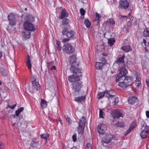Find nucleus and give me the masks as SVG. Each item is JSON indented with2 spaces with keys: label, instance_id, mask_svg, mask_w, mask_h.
Masks as SVG:
<instances>
[{
  "label": "nucleus",
  "instance_id": "nucleus-52",
  "mask_svg": "<svg viewBox=\"0 0 149 149\" xmlns=\"http://www.w3.org/2000/svg\"><path fill=\"white\" fill-rule=\"evenodd\" d=\"M132 130L131 129H130V128H129L126 131V132L125 134V136L127 135L128 134H130V133L131 131Z\"/></svg>",
  "mask_w": 149,
  "mask_h": 149
},
{
  "label": "nucleus",
  "instance_id": "nucleus-64",
  "mask_svg": "<svg viewBox=\"0 0 149 149\" xmlns=\"http://www.w3.org/2000/svg\"><path fill=\"white\" fill-rule=\"evenodd\" d=\"M13 118H15V116H16V115H13Z\"/></svg>",
  "mask_w": 149,
  "mask_h": 149
},
{
  "label": "nucleus",
  "instance_id": "nucleus-37",
  "mask_svg": "<svg viewBox=\"0 0 149 149\" xmlns=\"http://www.w3.org/2000/svg\"><path fill=\"white\" fill-rule=\"evenodd\" d=\"M41 105L42 108H46L47 105V102L44 99H41Z\"/></svg>",
  "mask_w": 149,
  "mask_h": 149
},
{
  "label": "nucleus",
  "instance_id": "nucleus-40",
  "mask_svg": "<svg viewBox=\"0 0 149 149\" xmlns=\"http://www.w3.org/2000/svg\"><path fill=\"white\" fill-rule=\"evenodd\" d=\"M107 23H109L114 25L115 24V22L113 18H110L108 19L106 21Z\"/></svg>",
  "mask_w": 149,
  "mask_h": 149
},
{
  "label": "nucleus",
  "instance_id": "nucleus-55",
  "mask_svg": "<svg viewBox=\"0 0 149 149\" xmlns=\"http://www.w3.org/2000/svg\"><path fill=\"white\" fill-rule=\"evenodd\" d=\"M36 76H32L31 77V80L32 81H36Z\"/></svg>",
  "mask_w": 149,
  "mask_h": 149
},
{
  "label": "nucleus",
  "instance_id": "nucleus-62",
  "mask_svg": "<svg viewBox=\"0 0 149 149\" xmlns=\"http://www.w3.org/2000/svg\"><path fill=\"white\" fill-rule=\"evenodd\" d=\"M71 149H78V148L76 146H74L71 148Z\"/></svg>",
  "mask_w": 149,
  "mask_h": 149
},
{
  "label": "nucleus",
  "instance_id": "nucleus-32",
  "mask_svg": "<svg viewBox=\"0 0 149 149\" xmlns=\"http://www.w3.org/2000/svg\"><path fill=\"white\" fill-rule=\"evenodd\" d=\"M115 41L116 40L114 38H111L109 39L108 41V44L111 47L114 45Z\"/></svg>",
  "mask_w": 149,
  "mask_h": 149
},
{
  "label": "nucleus",
  "instance_id": "nucleus-11",
  "mask_svg": "<svg viewBox=\"0 0 149 149\" xmlns=\"http://www.w3.org/2000/svg\"><path fill=\"white\" fill-rule=\"evenodd\" d=\"M105 91L106 97L108 98L109 100L110 99L115 97L116 94V92L114 90H106Z\"/></svg>",
  "mask_w": 149,
  "mask_h": 149
},
{
  "label": "nucleus",
  "instance_id": "nucleus-48",
  "mask_svg": "<svg viewBox=\"0 0 149 149\" xmlns=\"http://www.w3.org/2000/svg\"><path fill=\"white\" fill-rule=\"evenodd\" d=\"M65 118L66 119V120L68 122V123L70 124H72V120L67 115L65 116Z\"/></svg>",
  "mask_w": 149,
  "mask_h": 149
},
{
  "label": "nucleus",
  "instance_id": "nucleus-60",
  "mask_svg": "<svg viewBox=\"0 0 149 149\" xmlns=\"http://www.w3.org/2000/svg\"><path fill=\"white\" fill-rule=\"evenodd\" d=\"M3 144L0 142V149H2Z\"/></svg>",
  "mask_w": 149,
  "mask_h": 149
},
{
  "label": "nucleus",
  "instance_id": "nucleus-5",
  "mask_svg": "<svg viewBox=\"0 0 149 149\" xmlns=\"http://www.w3.org/2000/svg\"><path fill=\"white\" fill-rule=\"evenodd\" d=\"M63 51L67 54H72L74 51V49L69 43H65L63 47Z\"/></svg>",
  "mask_w": 149,
  "mask_h": 149
},
{
  "label": "nucleus",
  "instance_id": "nucleus-19",
  "mask_svg": "<svg viewBox=\"0 0 149 149\" xmlns=\"http://www.w3.org/2000/svg\"><path fill=\"white\" fill-rule=\"evenodd\" d=\"M119 71V75H120L121 77H125L127 72V70L123 68H121L120 69Z\"/></svg>",
  "mask_w": 149,
  "mask_h": 149
},
{
  "label": "nucleus",
  "instance_id": "nucleus-49",
  "mask_svg": "<svg viewBox=\"0 0 149 149\" xmlns=\"http://www.w3.org/2000/svg\"><path fill=\"white\" fill-rule=\"evenodd\" d=\"M92 145L90 143H87L86 144V147L85 149H92Z\"/></svg>",
  "mask_w": 149,
  "mask_h": 149
},
{
  "label": "nucleus",
  "instance_id": "nucleus-13",
  "mask_svg": "<svg viewBox=\"0 0 149 149\" xmlns=\"http://www.w3.org/2000/svg\"><path fill=\"white\" fill-rule=\"evenodd\" d=\"M61 15L59 16V18L63 19L69 16V13L67 12L65 8H63L60 13Z\"/></svg>",
  "mask_w": 149,
  "mask_h": 149
},
{
  "label": "nucleus",
  "instance_id": "nucleus-3",
  "mask_svg": "<svg viewBox=\"0 0 149 149\" xmlns=\"http://www.w3.org/2000/svg\"><path fill=\"white\" fill-rule=\"evenodd\" d=\"M140 136L142 139H144L149 136V126H147L145 122L142 123Z\"/></svg>",
  "mask_w": 149,
  "mask_h": 149
},
{
  "label": "nucleus",
  "instance_id": "nucleus-46",
  "mask_svg": "<svg viewBox=\"0 0 149 149\" xmlns=\"http://www.w3.org/2000/svg\"><path fill=\"white\" fill-rule=\"evenodd\" d=\"M96 17L95 19L97 21V22L98 24H99V22L100 21V18L101 17V15L100 14H98L97 13H96Z\"/></svg>",
  "mask_w": 149,
  "mask_h": 149
},
{
  "label": "nucleus",
  "instance_id": "nucleus-41",
  "mask_svg": "<svg viewBox=\"0 0 149 149\" xmlns=\"http://www.w3.org/2000/svg\"><path fill=\"white\" fill-rule=\"evenodd\" d=\"M28 19L26 21H28L29 22H33L34 21L35 19L34 17L31 15H29L28 16Z\"/></svg>",
  "mask_w": 149,
  "mask_h": 149
},
{
  "label": "nucleus",
  "instance_id": "nucleus-24",
  "mask_svg": "<svg viewBox=\"0 0 149 149\" xmlns=\"http://www.w3.org/2000/svg\"><path fill=\"white\" fill-rule=\"evenodd\" d=\"M118 85L123 88H125L128 86L126 83L125 82L124 79L122 80L121 81L118 83Z\"/></svg>",
  "mask_w": 149,
  "mask_h": 149
},
{
  "label": "nucleus",
  "instance_id": "nucleus-53",
  "mask_svg": "<svg viewBox=\"0 0 149 149\" xmlns=\"http://www.w3.org/2000/svg\"><path fill=\"white\" fill-rule=\"evenodd\" d=\"M70 40V39L68 38H65L62 40V42L63 43L69 41Z\"/></svg>",
  "mask_w": 149,
  "mask_h": 149
},
{
  "label": "nucleus",
  "instance_id": "nucleus-44",
  "mask_svg": "<svg viewBox=\"0 0 149 149\" xmlns=\"http://www.w3.org/2000/svg\"><path fill=\"white\" fill-rule=\"evenodd\" d=\"M125 56H121L117 60L116 63H123L124 62V58Z\"/></svg>",
  "mask_w": 149,
  "mask_h": 149
},
{
  "label": "nucleus",
  "instance_id": "nucleus-16",
  "mask_svg": "<svg viewBox=\"0 0 149 149\" xmlns=\"http://www.w3.org/2000/svg\"><path fill=\"white\" fill-rule=\"evenodd\" d=\"M125 82L129 86L131 85L133 82V78L131 77H124V79Z\"/></svg>",
  "mask_w": 149,
  "mask_h": 149
},
{
  "label": "nucleus",
  "instance_id": "nucleus-47",
  "mask_svg": "<svg viewBox=\"0 0 149 149\" xmlns=\"http://www.w3.org/2000/svg\"><path fill=\"white\" fill-rule=\"evenodd\" d=\"M99 117L100 118H103V115H104V113L102 109L100 108H99Z\"/></svg>",
  "mask_w": 149,
  "mask_h": 149
},
{
  "label": "nucleus",
  "instance_id": "nucleus-30",
  "mask_svg": "<svg viewBox=\"0 0 149 149\" xmlns=\"http://www.w3.org/2000/svg\"><path fill=\"white\" fill-rule=\"evenodd\" d=\"M86 120L85 117L83 116L81 118H80L79 121V124L85 126Z\"/></svg>",
  "mask_w": 149,
  "mask_h": 149
},
{
  "label": "nucleus",
  "instance_id": "nucleus-20",
  "mask_svg": "<svg viewBox=\"0 0 149 149\" xmlns=\"http://www.w3.org/2000/svg\"><path fill=\"white\" fill-rule=\"evenodd\" d=\"M31 83L33 87L37 91L40 89V85L38 82L35 81H31Z\"/></svg>",
  "mask_w": 149,
  "mask_h": 149
},
{
  "label": "nucleus",
  "instance_id": "nucleus-28",
  "mask_svg": "<svg viewBox=\"0 0 149 149\" xmlns=\"http://www.w3.org/2000/svg\"><path fill=\"white\" fill-rule=\"evenodd\" d=\"M86 99L85 96H81L77 97H75L74 100L77 102H81L83 101Z\"/></svg>",
  "mask_w": 149,
  "mask_h": 149
},
{
  "label": "nucleus",
  "instance_id": "nucleus-10",
  "mask_svg": "<svg viewBox=\"0 0 149 149\" xmlns=\"http://www.w3.org/2000/svg\"><path fill=\"white\" fill-rule=\"evenodd\" d=\"M82 83L81 81L74 83L72 85V89L75 92H79L82 87Z\"/></svg>",
  "mask_w": 149,
  "mask_h": 149
},
{
  "label": "nucleus",
  "instance_id": "nucleus-36",
  "mask_svg": "<svg viewBox=\"0 0 149 149\" xmlns=\"http://www.w3.org/2000/svg\"><path fill=\"white\" fill-rule=\"evenodd\" d=\"M84 24L87 28H89L91 25V22L90 20L87 19H85L84 21Z\"/></svg>",
  "mask_w": 149,
  "mask_h": 149
},
{
  "label": "nucleus",
  "instance_id": "nucleus-63",
  "mask_svg": "<svg viewBox=\"0 0 149 149\" xmlns=\"http://www.w3.org/2000/svg\"><path fill=\"white\" fill-rule=\"evenodd\" d=\"M59 121H60V122L61 124H62V120L60 118H59Z\"/></svg>",
  "mask_w": 149,
  "mask_h": 149
},
{
  "label": "nucleus",
  "instance_id": "nucleus-39",
  "mask_svg": "<svg viewBox=\"0 0 149 149\" xmlns=\"http://www.w3.org/2000/svg\"><path fill=\"white\" fill-rule=\"evenodd\" d=\"M106 91L99 93L97 95V98L99 99H101L104 96H106Z\"/></svg>",
  "mask_w": 149,
  "mask_h": 149
},
{
  "label": "nucleus",
  "instance_id": "nucleus-59",
  "mask_svg": "<svg viewBox=\"0 0 149 149\" xmlns=\"http://www.w3.org/2000/svg\"><path fill=\"white\" fill-rule=\"evenodd\" d=\"M143 43L144 44V45H146V40H145V39H143Z\"/></svg>",
  "mask_w": 149,
  "mask_h": 149
},
{
  "label": "nucleus",
  "instance_id": "nucleus-42",
  "mask_svg": "<svg viewBox=\"0 0 149 149\" xmlns=\"http://www.w3.org/2000/svg\"><path fill=\"white\" fill-rule=\"evenodd\" d=\"M124 77H121L120 75H119V73H118V75L116 77V81L117 82L119 81H120L124 79Z\"/></svg>",
  "mask_w": 149,
  "mask_h": 149
},
{
  "label": "nucleus",
  "instance_id": "nucleus-25",
  "mask_svg": "<svg viewBox=\"0 0 149 149\" xmlns=\"http://www.w3.org/2000/svg\"><path fill=\"white\" fill-rule=\"evenodd\" d=\"M69 22L70 20L69 19L65 18L62 22V25L64 26H66V27H67V28H68V26H70V25H69Z\"/></svg>",
  "mask_w": 149,
  "mask_h": 149
},
{
  "label": "nucleus",
  "instance_id": "nucleus-2",
  "mask_svg": "<svg viewBox=\"0 0 149 149\" xmlns=\"http://www.w3.org/2000/svg\"><path fill=\"white\" fill-rule=\"evenodd\" d=\"M73 74L68 77V81L70 82H76L80 80V77L82 76L81 70L78 68L75 69L74 71Z\"/></svg>",
  "mask_w": 149,
  "mask_h": 149
},
{
  "label": "nucleus",
  "instance_id": "nucleus-23",
  "mask_svg": "<svg viewBox=\"0 0 149 149\" xmlns=\"http://www.w3.org/2000/svg\"><path fill=\"white\" fill-rule=\"evenodd\" d=\"M121 49L126 52L132 51V49L130 45L124 46L121 47Z\"/></svg>",
  "mask_w": 149,
  "mask_h": 149
},
{
  "label": "nucleus",
  "instance_id": "nucleus-1",
  "mask_svg": "<svg viewBox=\"0 0 149 149\" xmlns=\"http://www.w3.org/2000/svg\"><path fill=\"white\" fill-rule=\"evenodd\" d=\"M24 29L26 31L23 32L24 33V37L25 39L29 38L31 36V33L30 31H34L35 30V27L33 24L31 22L26 21L24 22L23 25Z\"/></svg>",
  "mask_w": 149,
  "mask_h": 149
},
{
  "label": "nucleus",
  "instance_id": "nucleus-14",
  "mask_svg": "<svg viewBox=\"0 0 149 149\" xmlns=\"http://www.w3.org/2000/svg\"><path fill=\"white\" fill-rule=\"evenodd\" d=\"M121 111L120 109H116L114 111L113 116L114 119H118L120 117H123V114Z\"/></svg>",
  "mask_w": 149,
  "mask_h": 149
},
{
  "label": "nucleus",
  "instance_id": "nucleus-54",
  "mask_svg": "<svg viewBox=\"0 0 149 149\" xmlns=\"http://www.w3.org/2000/svg\"><path fill=\"white\" fill-rule=\"evenodd\" d=\"M16 105H17V104H15L14 105H13L12 106L8 105V107L9 108H10L11 109H13L15 108V107L16 106Z\"/></svg>",
  "mask_w": 149,
  "mask_h": 149
},
{
  "label": "nucleus",
  "instance_id": "nucleus-56",
  "mask_svg": "<svg viewBox=\"0 0 149 149\" xmlns=\"http://www.w3.org/2000/svg\"><path fill=\"white\" fill-rule=\"evenodd\" d=\"M146 115L147 117L149 118V111H147L146 112Z\"/></svg>",
  "mask_w": 149,
  "mask_h": 149
},
{
  "label": "nucleus",
  "instance_id": "nucleus-31",
  "mask_svg": "<svg viewBox=\"0 0 149 149\" xmlns=\"http://www.w3.org/2000/svg\"><path fill=\"white\" fill-rule=\"evenodd\" d=\"M24 107H21L18 109L16 111L15 113L16 116L17 117H18L20 113L24 110Z\"/></svg>",
  "mask_w": 149,
  "mask_h": 149
},
{
  "label": "nucleus",
  "instance_id": "nucleus-22",
  "mask_svg": "<svg viewBox=\"0 0 149 149\" xmlns=\"http://www.w3.org/2000/svg\"><path fill=\"white\" fill-rule=\"evenodd\" d=\"M39 141H37L36 139H33L31 142V146L32 147L37 148L38 147L39 144Z\"/></svg>",
  "mask_w": 149,
  "mask_h": 149
},
{
  "label": "nucleus",
  "instance_id": "nucleus-58",
  "mask_svg": "<svg viewBox=\"0 0 149 149\" xmlns=\"http://www.w3.org/2000/svg\"><path fill=\"white\" fill-rule=\"evenodd\" d=\"M56 69V67L54 65L52 66V68H51V70H55Z\"/></svg>",
  "mask_w": 149,
  "mask_h": 149
},
{
  "label": "nucleus",
  "instance_id": "nucleus-50",
  "mask_svg": "<svg viewBox=\"0 0 149 149\" xmlns=\"http://www.w3.org/2000/svg\"><path fill=\"white\" fill-rule=\"evenodd\" d=\"M72 139L73 141L74 142L77 141V134H75L72 135Z\"/></svg>",
  "mask_w": 149,
  "mask_h": 149
},
{
  "label": "nucleus",
  "instance_id": "nucleus-34",
  "mask_svg": "<svg viewBox=\"0 0 149 149\" xmlns=\"http://www.w3.org/2000/svg\"><path fill=\"white\" fill-rule=\"evenodd\" d=\"M115 125L117 127H123L125 126L124 123L122 122H118L115 124Z\"/></svg>",
  "mask_w": 149,
  "mask_h": 149
},
{
  "label": "nucleus",
  "instance_id": "nucleus-17",
  "mask_svg": "<svg viewBox=\"0 0 149 149\" xmlns=\"http://www.w3.org/2000/svg\"><path fill=\"white\" fill-rule=\"evenodd\" d=\"M32 58V56H27L25 59L26 65L29 69H31V61Z\"/></svg>",
  "mask_w": 149,
  "mask_h": 149
},
{
  "label": "nucleus",
  "instance_id": "nucleus-9",
  "mask_svg": "<svg viewBox=\"0 0 149 149\" xmlns=\"http://www.w3.org/2000/svg\"><path fill=\"white\" fill-rule=\"evenodd\" d=\"M107 126L105 124H100L98 126L97 131L99 133L102 134L106 130Z\"/></svg>",
  "mask_w": 149,
  "mask_h": 149
},
{
  "label": "nucleus",
  "instance_id": "nucleus-26",
  "mask_svg": "<svg viewBox=\"0 0 149 149\" xmlns=\"http://www.w3.org/2000/svg\"><path fill=\"white\" fill-rule=\"evenodd\" d=\"M56 49L58 51H60L62 49V46L61 42L59 40H56Z\"/></svg>",
  "mask_w": 149,
  "mask_h": 149
},
{
  "label": "nucleus",
  "instance_id": "nucleus-4",
  "mask_svg": "<svg viewBox=\"0 0 149 149\" xmlns=\"http://www.w3.org/2000/svg\"><path fill=\"white\" fill-rule=\"evenodd\" d=\"M77 60L76 56H70L69 58L70 62L71 64L70 69L71 71H74L78 66L79 63L76 61Z\"/></svg>",
  "mask_w": 149,
  "mask_h": 149
},
{
  "label": "nucleus",
  "instance_id": "nucleus-33",
  "mask_svg": "<svg viewBox=\"0 0 149 149\" xmlns=\"http://www.w3.org/2000/svg\"><path fill=\"white\" fill-rule=\"evenodd\" d=\"M0 72L1 74L4 76L7 77L8 74L6 72V70L3 68H0Z\"/></svg>",
  "mask_w": 149,
  "mask_h": 149
},
{
  "label": "nucleus",
  "instance_id": "nucleus-18",
  "mask_svg": "<svg viewBox=\"0 0 149 149\" xmlns=\"http://www.w3.org/2000/svg\"><path fill=\"white\" fill-rule=\"evenodd\" d=\"M138 99L137 97L134 96L129 97L128 99V102L130 104H133L137 103Z\"/></svg>",
  "mask_w": 149,
  "mask_h": 149
},
{
  "label": "nucleus",
  "instance_id": "nucleus-21",
  "mask_svg": "<svg viewBox=\"0 0 149 149\" xmlns=\"http://www.w3.org/2000/svg\"><path fill=\"white\" fill-rule=\"evenodd\" d=\"M85 126L79 124V126L77 128V130L79 134L82 135L83 133Z\"/></svg>",
  "mask_w": 149,
  "mask_h": 149
},
{
  "label": "nucleus",
  "instance_id": "nucleus-15",
  "mask_svg": "<svg viewBox=\"0 0 149 149\" xmlns=\"http://www.w3.org/2000/svg\"><path fill=\"white\" fill-rule=\"evenodd\" d=\"M136 76L135 85L137 86H139L141 84V78L140 74L136 72L135 73Z\"/></svg>",
  "mask_w": 149,
  "mask_h": 149
},
{
  "label": "nucleus",
  "instance_id": "nucleus-43",
  "mask_svg": "<svg viewBox=\"0 0 149 149\" xmlns=\"http://www.w3.org/2000/svg\"><path fill=\"white\" fill-rule=\"evenodd\" d=\"M49 135L48 134H44L40 135V136L41 138L45 139L46 140L49 138Z\"/></svg>",
  "mask_w": 149,
  "mask_h": 149
},
{
  "label": "nucleus",
  "instance_id": "nucleus-51",
  "mask_svg": "<svg viewBox=\"0 0 149 149\" xmlns=\"http://www.w3.org/2000/svg\"><path fill=\"white\" fill-rule=\"evenodd\" d=\"M80 12L81 13V14L82 15H84L85 13V10H84L83 8H82L80 9Z\"/></svg>",
  "mask_w": 149,
  "mask_h": 149
},
{
  "label": "nucleus",
  "instance_id": "nucleus-38",
  "mask_svg": "<svg viewBox=\"0 0 149 149\" xmlns=\"http://www.w3.org/2000/svg\"><path fill=\"white\" fill-rule=\"evenodd\" d=\"M100 62L104 65L107 63V61L105 58L103 56H100L99 58Z\"/></svg>",
  "mask_w": 149,
  "mask_h": 149
},
{
  "label": "nucleus",
  "instance_id": "nucleus-8",
  "mask_svg": "<svg viewBox=\"0 0 149 149\" xmlns=\"http://www.w3.org/2000/svg\"><path fill=\"white\" fill-rule=\"evenodd\" d=\"M8 18L9 21V24L11 26H14L16 24V21L14 15L13 13H9Z\"/></svg>",
  "mask_w": 149,
  "mask_h": 149
},
{
  "label": "nucleus",
  "instance_id": "nucleus-45",
  "mask_svg": "<svg viewBox=\"0 0 149 149\" xmlns=\"http://www.w3.org/2000/svg\"><path fill=\"white\" fill-rule=\"evenodd\" d=\"M136 126V121H133L131 124L129 128L132 130Z\"/></svg>",
  "mask_w": 149,
  "mask_h": 149
},
{
  "label": "nucleus",
  "instance_id": "nucleus-35",
  "mask_svg": "<svg viewBox=\"0 0 149 149\" xmlns=\"http://www.w3.org/2000/svg\"><path fill=\"white\" fill-rule=\"evenodd\" d=\"M110 102L111 101L112 102H113L115 105H116L118 102V97H116L115 96L110 100Z\"/></svg>",
  "mask_w": 149,
  "mask_h": 149
},
{
  "label": "nucleus",
  "instance_id": "nucleus-7",
  "mask_svg": "<svg viewBox=\"0 0 149 149\" xmlns=\"http://www.w3.org/2000/svg\"><path fill=\"white\" fill-rule=\"evenodd\" d=\"M113 138V136L110 134H107L105 135L101 141L102 143L104 145V143L107 144L111 141Z\"/></svg>",
  "mask_w": 149,
  "mask_h": 149
},
{
  "label": "nucleus",
  "instance_id": "nucleus-12",
  "mask_svg": "<svg viewBox=\"0 0 149 149\" xmlns=\"http://www.w3.org/2000/svg\"><path fill=\"white\" fill-rule=\"evenodd\" d=\"M119 3V7L120 8H127L129 6V3L127 0H120Z\"/></svg>",
  "mask_w": 149,
  "mask_h": 149
},
{
  "label": "nucleus",
  "instance_id": "nucleus-57",
  "mask_svg": "<svg viewBox=\"0 0 149 149\" xmlns=\"http://www.w3.org/2000/svg\"><path fill=\"white\" fill-rule=\"evenodd\" d=\"M146 83L148 86H149V80L147 79L146 80Z\"/></svg>",
  "mask_w": 149,
  "mask_h": 149
},
{
  "label": "nucleus",
  "instance_id": "nucleus-6",
  "mask_svg": "<svg viewBox=\"0 0 149 149\" xmlns=\"http://www.w3.org/2000/svg\"><path fill=\"white\" fill-rule=\"evenodd\" d=\"M68 30L67 27H64L62 31V34L63 36L66 35L67 38H70L74 36L75 33L73 31H68Z\"/></svg>",
  "mask_w": 149,
  "mask_h": 149
},
{
  "label": "nucleus",
  "instance_id": "nucleus-29",
  "mask_svg": "<svg viewBox=\"0 0 149 149\" xmlns=\"http://www.w3.org/2000/svg\"><path fill=\"white\" fill-rule=\"evenodd\" d=\"M143 36L144 37H148L149 36V28H145L143 32Z\"/></svg>",
  "mask_w": 149,
  "mask_h": 149
},
{
  "label": "nucleus",
  "instance_id": "nucleus-61",
  "mask_svg": "<svg viewBox=\"0 0 149 149\" xmlns=\"http://www.w3.org/2000/svg\"><path fill=\"white\" fill-rule=\"evenodd\" d=\"M120 17L121 18H125V17L127 18V16H125V15H121L120 16Z\"/></svg>",
  "mask_w": 149,
  "mask_h": 149
},
{
  "label": "nucleus",
  "instance_id": "nucleus-27",
  "mask_svg": "<svg viewBox=\"0 0 149 149\" xmlns=\"http://www.w3.org/2000/svg\"><path fill=\"white\" fill-rule=\"evenodd\" d=\"M104 65L100 62H96L95 65V68L99 70L102 69Z\"/></svg>",
  "mask_w": 149,
  "mask_h": 149
}]
</instances>
